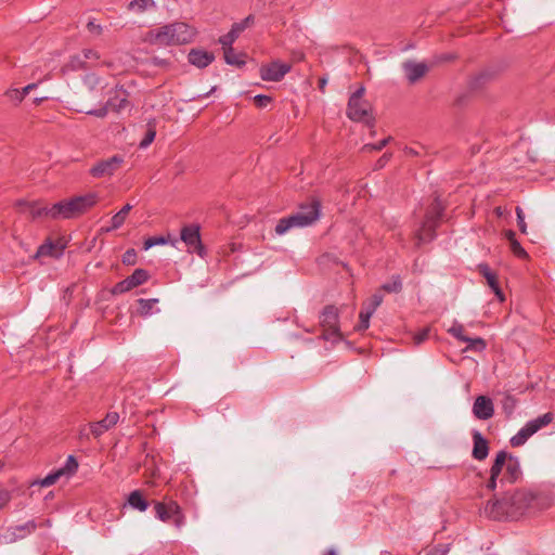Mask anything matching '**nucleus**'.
I'll use <instances>...</instances> for the list:
<instances>
[{
    "instance_id": "1",
    "label": "nucleus",
    "mask_w": 555,
    "mask_h": 555,
    "mask_svg": "<svg viewBox=\"0 0 555 555\" xmlns=\"http://www.w3.org/2000/svg\"><path fill=\"white\" fill-rule=\"evenodd\" d=\"M550 505L547 495L519 489L511 494L505 493L501 499L490 500L487 508L490 506L489 515L495 520H517L526 513L542 511Z\"/></svg>"
},
{
    "instance_id": "2",
    "label": "nucleus",
    "mask_w": 555,
    "mask_h": 555,
    "mask_svg": "<svg viewBox=\"0 0 555 555\" xmlns=\"http://www.w3.org/2000/svg\"><path fill=\"white\" fill-rule=\"evenodd\" d=\"M321 201L311 197L310 202L299 204L298 211L279 220L275 233L282 235L295 227H308L315 222L321 215Z\"/></svg>"
},
{
    "instance_id": "3",
    "label": "nucleus",
    "mask_w": 555,
    "mask_h": 555,
    "mask_svg": "<svg viewBox=\"0 0 555 555\" xmlns=\"http://www.w3.org/2000/svg\"><path fill=\"white\" fill-rule=\"evenodd\" d=\"M444 209L446 207L441 203L439 195H436L433 203L427 207L425 218L417 230L418 243L430 242L435 238L436 230L440 224Z\"/></svg>"
},
{
    "instance_id": "4",
    "label": "nucleus",
    "mask_w": 555,
    "mask_h": 555,
    "mask_svg": "<svg viewBox=\"0 0 555 555\" xmlns=\"http://www.w3.org/2000/svg\"><path fill=\"white\" fill-rule=\"evenodd\" d=\"M128 96L129 92L121 86L115 90V95L111 96L100 108H92L89 102H85L82 103V109L89 115L103 118L107 115L108 109L118 113L129 106Z\"/></svg>"
},
{
    "instance_id": "5",
    "label": "nucleus",
    "mask_w": 555,
    "mask_h": 555,
    "mask_svg": "<svg viewBox=\"0 0 555 555\" xmlns=\"http://www.w3.org/2000/svg\"><path fill=\"white\" fill-rule=\"evenodd\" d=\"M320 323L323 327L324 339H343V334L339 328V310L336 306L326 305L323 308Z\"/></svg>"
},
{
    "instance_id": "6",
    "label": "nucleus",
    "mask_w": 555,
    "mask_h": 555,
    "mask_svg": "<svg viewBox=\"0 0 555 555\" xmlns=\"http://www.w3.org/2000/svg\"><path fill=\"white\" fill-rule=\"evenodd\" d=\"M99 194L95 192L66 199L67 219H76L88 212L99 203Z\"/></svg>"
},
{
    "instance_id": "7",
    "label": "nucleus",
    "mask_w": 555,
    "mask_h": 555,
    "mask_svg": "<svg viewBox=\"0 0 555 555\" xmlns=\"http://www.w3.org/2000/svg\"><path fill=\"white\" fill-rule=\"evenodd\" d=\"M554 415L547 412L535 420L529 421L515 436L509 440L511 446L516 448L526 443V441L538 433L542 427L552 423Z\"/></svg>"
},
{
    "instance_id": "8",
    "label": "nucleus",
    "mask_w": 555,
    "mask_h": 555,
    "mask_svg": "<svg viewBox=\"0 0 555 555\" xmlns=\"http://www.w3.org/2000/svg\"><path fill=\"white\" fill-rule=\"evenodd\" d=\"M504 70L501 64H492L481 69L476 75L472 76L468 81L470 91H479L486 88L489 83L496 80Z\"/></svg>"
},
{
    "instance_id": "9",
    "label": "nucleus",
    "mask_w": 555,
    "mask_h": 555,
    "mask_svg": "<svg viewBox=\"0 0 555 555\" xmlns=\"http://www.w3.org/2000/svg\"><path fill=\"white\" fill-rule=\"evenodd\" d=\"M347 117L356 122H363L369 128H374L376 119L373 116L372 105L366 100H360L357 106L347 105Z\"/></svg>"
},
{
    "instance_id": "10",
    "label": "nucleus",
    "mask_w": 555,
    "mask_h": 555,
    "mask_svg": "<svg viewBox=\"0 0 555 555\" xmlns=\"http://www.w3.org/2000/svg\"><path fill=\"white\" fill-rule=\"evenodd\" d=\"M180 238L189 248H192L201 257L205 255L206 250L202 243L201 225L198 223H191L182 227L180 231Z\"/></svg>"
},
{
    "instance_id": "11",
    "label": "nucleus",
    "mask_w": 555,
    "mask_h": 555,
    "mask_svg": "<svg viewBox=\"0 0 555 555\" xmlns=\"http://www.w3.org/2000/svg\"><path fill=\"white\" fill-rule=\"evenodd\" d=\"M150 279V273L145 269H135L133 273L122 281L118 282L111 289L112 295H120L144 284Z\"/></svg>"
},
{
    "instance_id": "12",
    "label": "nucleus",
    "mask_w": 555,
    "mask_h": 555,
    "mask_svg": "<svg viewBox=\"0 0 555 555\" xmlns=\"http://www.w3.org/2000/svg\"><path fill=\"white\" fill-rule=\"evenodd\" d=\"M124 163V158L120 155H114L107 159H101L95 165H93L89 173L93 178H103L113 176Z\"/></svg>"
},
{
    "instance_id": "13",
    "label": "nucleus",
    "mask_w": 555,
    "mask_h": 555,
    "mask_svg": "<svg viewBox=\"0 0 555 555\" xmlns=\"http://www.w3.org/2000/svg\"><path fill=\"white\" fill-rule=\"evenodd\" d=\"M291 69V64L273 61L261 65L260 77L264 81H280Z\"/></svg>"
},
{
    "instance_id": "14",
    "label": "nucleus",
    "mask_w": 555,
    "mask_h": 555,
    "mask_svg": "<svg viewBox=\"0 0 555 555\" xmlns=\"http://www.w3.org/2000/svg\"><path fill=\"white\" fill-rule=\"evenodd\" d=\"M163 29L170 30L171 39L175 46L185 44L192 41L195 30L185 23H173L163 26Z\"/></svg>"
},
{
    "instance_id": "15",
    "label": "nucleus",
    "mask_w": 555,
    "mask_h": 555,
    "mask_svg": "<svg viewBox=\"0 0 555 555\" xmlns=\"http://www.w3.org/2000/svg\"><path fill=\"white\" fill-rule=\"evenodd\" d=\"M66 245L67 242L64 238H59L56 241L47 238V241L38 247L34 258L37 259L42 256L60 258L63 255Z\"/></svg>"
},
{
    "instance_id": "16",
    "label": "nucleus",
    "mask_w": 555,
    "mask_h": 555,
    "mask_svg": "<svg viewBox=\"0 0 555 555\" xmlns=\"http://www.w3.org/2000/svg\"><path fill=\"white\" fill-rule=\"evenodd\" d=\"M477 271L487 280V284L493 291L496 298L501 302L505 301V295L500 286L498 274L490 269L489 264L486 262L479 263Z\"/></svg>"
},
{
    "instance_id": "17",
    "label": "nucleus",
    "mask_w": 555,
    "mask_h": 555,
    "mask_svg": "<svg viewBox=\"0 0 555 555\" xmlns=\"http://www.w3.org/2000/svg\"><path fill=\"white\" fill-rule=\"evenodd\" d=\"M473 414L481 421L490 420L494 414L492 399L488 396H478L473 404Z\"/></svg>"
},
{
    "instance_id": "18",
    "label": "nucleus",
    "mask_w": 555,
    "mask_h": 555,
    "mask_svg": "<svg viewBox=\"0 0 555 555\" xmlns=\"http://www.w3.org/2000/svg\"><path fill=\"white\" fill-rule=\"evenodd\" d=\"M473 437V450L472 456L477 461H483L489 455V441L486 439L482 434L478 430H474L472 433Z\"/></svg>"
},
{
    "instance_id": "19",
    "label": "nucleus",
    "mask_w": 555,
    "mask_h": 555,
    "mask_svg": "<svg viewBox=\"0 0 555 555\" xmlns=\"http://www.w3.org/2000/svg\"><path fill=\"white\" fill-rule=\"evenodd\" d=\"M402 67L406 74L408 81L413 85L422 79L429 70L426 63H416L413 61H405Z\"/></svg>"
},
{
    "instance_id": "20",
    "label": "nucleus",
    "mask_w": 555,
    "mask_h": 555,
    "mask_svg": "<svg viewBox=\"0 0 555 555\" xmlns=\"http://www.w3.org/2000/svg\"><path fill=\"white\" fill-rule=\"evenodd\" d=\"M188 61L193 66L203 69L215 61V54L203 49H191L188 54Z\"/></svg>"
},
{
    "instance_id": "21",
    "label": "nucleus",
    "mask_w": 555,
    "mask_h": 555,
    "mask_svg": "<svg viewBox=\"0 0 555 555\" xmlns=\"http://www.w3.org/2000/svg\"><path fill=\"white\" fill-rule=\"evenodd\" d=\"M119 420V414L117 412H108L105 417L99 422H94L90 424V430L92 435L98 438L104 431L108 430L111 427L117 424Z\"/></svg>"
},
{
    "instance_id": "22",
    "label": "nucleus",
    "mask_w": 555,
    "mask_h": 555,
    "mask_svg": "<svg viewBox=\"0 0 555 555\" xmlns=\"http://www.w3.org/2000/svg\"><path fill=\"white\" fill-rule=\"evenodd\" d=\"M521 476V468L519 460L512 455L511 453H507V465H506V472L504 477L500 480L501 483H503L505 480L509 483H514L518 480V478Z\"/></svg>"
},
{
    "instance_id": "23",
    "label": "nucleus",
    "mask_w": 555,
    "mask_h": 555,
    "mask_svg": "<svg viewBox=\"0 0 555 555\" xmlns=\"http://www.w3.org/2000/svg\"><path fill=\"white\" fill-rule=\"evenodd\" d=\"M147 40L152 44H158V46H175V42L172 41L170 36V30L163 29V27L152 29L147 34Z\"/></svg>"
},
{
    "instance_id": "24",
    "label": "nucleus",
    "mask_w": 555,
    "mask_h": 555,
    "mask_svg": "<svg viewBox=\"0 0 555 555\" xmlns=\"http://www.w3.org/2000/svg\"><path fill=\"white\" fill-rule=\"evenodd\" d=\"M504 236L509 242L511 250L516 257H518L520 259L529 258L528 253L524 249V247L517 241L515 231L505 230Z\"/></svg>"
},
{
    "instance_id": "25",
    "label": "nucleus",
    "mask_w": 555,
    "mask_h": 555,
    "mask_svg": "<svg viewBox=\"0 0 555 555\" xmlns=\"http://www.w3.org/2000/svg\"><path fill=\"white\" fill-rule=\"evenodd\" d=\"M127 502L132 508L140 512H144L149 507V502L141 490L130 492Z\"/></svg>"
},
{
    "instance_id": "26",
    "label": "nucleus",
    "mask_w": 555,
    "mask_h": 555,
    "mask_svg": "<svg viewBox=\"0 0 555 555\" xmlns=\"http://www.w3.org/2000/svg\"><path fill=\"white\" fill-rule=\"evenodd\" d=\"M223 57L227 64L241 68L246 64L247 54L245 52L235 53L233 48H228L227 51H223Z\"/></svg>"
},
{
    "instance_id": "27",
    "label": "nucleus",
    "mask_w": 555,
    "mask_h": 555,
    "mask_svg": "<svg viewBox=\"0 0 555 555\" xmlns=\"http://www.w3.org/2000/svg\"><path fill=\"white\" fill-rule=\"evenodd\" d=\"M131 209H132V205L126 204L118 212H116L112 217L111 227L103 229V231L111 232L113 230L119 229L124 224V222Z\"/></svg>"
},
{
    "instance_id": "28",
    "label": "nucleus",
    "mask_w": 555,
    "mask_h": 555,
    "mask_svg": "<svg viewBox=\"0 0 555 555\" xmlns=\"http://www.w3.org/2000/svg\"><path fill=\"white\" fill-rule=\"evenodd\" d=\"M17 206H25L27 207L30 216L33 219H36V218H39V217H42V216H47L49 217V211H48V207H39L38 206V203L36 202H33V203H28V202H25V201H18L16 203Z\"/></svg>"
},
{
    "instance_id": "29",
    "label": "nucleus",
    "mask_w": 555,
    "mask_h": 555,
    "mask_svg": "<svg viewBox=\"0 0 555 555\" xmlns=\"http://www.w3.org/2000/svg\"><path fill=\"white\" fill-rule=\"evenodd\" d=\"M506 461H507V452L506 451L498 452L495 455V459L493 461V464L490 468V476L499 478Z\"/></svg>"
},
{
    "instance_id": "30",
    "label": "nucleus",
    "mask_w": 555,
    "mask_h": 555,
    "mask_svg": "<svg viewBox=\"0 0 555 555\" xmlns=\"http://www.w3.org/2000/svg\"><path fill=\"white\" fill-rule=\"evenodd\" d=\"M146 132L144 134V138L140 142V147L144 149L147 147L155 139L156 137V119L152 118L147 121L146 125Z\"/></svg>"
},
{
    "instance_id": "31",
    "label": "nucleus",
    "mask_w": 555,
    "mask_h": 555,
    "mask_svg": "<svg viewBox=\"0 0 555 555\" xmlns=\"http://www.w3.org/2000/svg\"><path fill=\"white\" fill-rule=\"evenodd\" d=\"M49 217L52 219H67L66 199L60 201L48 208Z\"/></svg>"
},
{
    "instance_id": "32",
    "label": "nucleus",
    "mask_w": 555,
    "mask_h": 555,
    "mask_svg": "<svg viewBox=\"0 0 555 555\" xmlns=\"http://www.w3.org/2000/svg\"><path fill=\"white\" fill-rule=\"evenodd\" d=\"M516 405H517V399L509 392H505L504 398L502 400V409L507 418H509L512 416Z\"/></svg>"
},
{
    "instance_id": "33",
    "label": "nucleus",
    "mask_w": 555,
    "mask_h": 555,
    "mask_svg": "<svg viewBox=\"0 0 555 555\" xmlns=\"http://www.w3.org/2000/svg\"><path fill=\"white\" fill-rule=\"evenodd\" d=\"M374 311L365 308V310H362L359 314V323L356 325L354 330L358 332H363L369 328L370 326V318Z\"/></svg>"
},
{
    "instance_id": "34",
    "label": "nucleus",
    "mask_w": 555,
    "mask_h": 555,
    "mask_svg": "<svg viewBox=\"0 0 555 555\" xmlns=\"http://www.w3.org/2000/svg\"><path fill=\"white\" fill-rule=\"evenodd\" d=\"M155 512H156V515L157 517L163 520V521H167L171 518L172 516V506H168L164 503H160V502H156L155 504Z\"/></svg>"
},
{
    "instance_id": "35",
    "label": "nucleus",
    "mask_w": 555,
    "mask_h": 555,
    "mask_svg": "<svg viewBox=\"0 0 555 555\" xmlns=\"http://www.w3.org/2000/svg\"><path fill=\"white\" fill-rule=\"evenodd\" d=\"M464 343L468 344L467 347L465 348V350H470V351H476V352H482L487 347L486 340L481 337H476V338L468 337V340H465Z\"/></svg>"
},
{
    "instance_id": "36",
    "label": "nucleus",
    "mask_w": 555,
    "mask_h": 555,
    "mask_svg": "<svg viewBox=\"0 0 555 555\" xmlns=\"http://www.w3.org/2000/svg\"><path fill=\"white\" fill-rule=\"evenodd\" d=\"M78 461L74 455H69L66 460V463L63 467L59 468L63 472V476H72L74 475L78 469Z\"/></svg>"
},
{
    "instance_id": "37",
    "label": "nucleus",
    "mask_w": 555,
    "mask_h": 555,
    "mask_svg": "<svg viewBox=\"0 0 555 555\" xmlns=\"http://www.w3.org/2000/svg\"><path fill=\"white\" fill-rule=\"evenodd\" d=\"M382 289L387 293H400L402 291V282L400 275H393L390 282L382 285Z\"/></svg>"
},
{
    "instance_id": "38",
    "label": "nucleus",
    "mask_w": 555,
    "mask_h": 555,
    "mask_svg": "<svg viewBox=\"0 0 555 555\" xmlns=\"http://www.w3.org/2000/svg\"><path fill=\"white\" fill-rule=\"evenodd\" d=\"M158 302V299L156 298H153V299H143V298H140L138 299V304H139V309H138V312L140 315H147L151 310L153 309V306Z\"/></svg>"
},
{
    "instance_id": "39",
    "label": "nucleus",
    "mask_w": 555,
    "mask_h": 555,
    "mask_svg": "<svg viewBox=\"0 0 555 555\" xmlns=\"http://www.w3.org/2000/svg\"><path fill=\"white\" fill-rule=\"evenodd\" d=\"M62 476H63V472L60 469H56V470L48 474L43 479L37 481L36 483L40 485L41 487H49V486L54 485Z\"/></svg>"
},
{
    "instance_id": "40",
    "label": "nucleus",
    "mask_w": 555,
    "mask_h": 555,
    "mask_svg": "<svg viewBox=\"0 0 555 555\" xmlns=\"http://www.w3.org/2000/svg\"><path fill=\"white\" fill-rule=\"evenodd\" d=\"M167 243H168V238L163 235L150 236V237L145 238V241L143 243V248L145 250H147L156 245H165Z\"/></svg>"
},
{
    "instance_id": "41",
    "label": "nucleus",
    "mask_w": 555,
    "mask_h": 555,
    "mask_svg": "<svg viewBox=\"0 0 555 555\" xmlns=\"http://www.w3.org/2000/svg\"><path fill=\"white\" fill-rule=\"evenodd\" d=\"M448 333L453 337L457 338L460 341L468 340V336L464 334V326L460 323H454L449 330Z\"/></svg>"
},
{
    "instance_id": "42",
    "label": "nucleus",
    "mask_w": 555,
    "mask_h": 555,
    "mask_svg": "<svg viewBox=\"0 0 555 555\" xmlns=\"http://www.w3.org/2000/svg\"><path fill=\"white\" fill-rule=\"evenodd\" d=\"M155 5L154 0H132L129 3V9H138V11H144L147 8H152Z\"/></svg>"
},
{
    "instance_id": "43",
    "label": "nucleus",
    "mask_w": 555,
    "mask_h": 555,
    "mask_svg": "<svg viewBox=\"0 0 555 555\" xmlns=\"http://www.w3.org/2000/svg\"><path fill=\"white\" fill-rule=\"evenodd\" d=\"M254 23H255V16L253 14H249L241 22L234 23L232 26H234V28L237 29V31L242 34L246 28L254 25Z\"/></svg>"
},
{
    "instance_id": "44",
    "label": "nucleus",
    "mask_w": 555,
    "mask_h": 555,
    "mask_svg": "<svg viewBox=\"0 0 555 555\" xmlns=\"http://www.w3.org/2000/svg\"><path fill=\"white\" fill-rule=\"evenodd\" d=\"M364 93H365V88L364 86H360L349 98L348 100V106L350 107H354L357 106V103L360 101V100H363V96H364Z\"/></svg>"
},
{
    "instance_id": "45",
    "label": "nucleus",
    "mask_w": 555,
    "mask_h": 555,
    "mask_svg": "<svg viewBox=\"0 0 555 555\" xmlns=\"http://www.w3.org/2000/svg\"><path fill=\"white\" fill-rule=\"evenodd\" d=\"M391 137H388V138H385L383 139L382 141H379L378 143H369V144H365L362 150L365 151V152H372V151H382L390 141H391Z\"/></svg>"
},
{
    "instance_id": "46",
    "label": "nucleus",
    "mask_w": 555,
    "mask_h": 555,
    "mask_svg": "<svg viewBox=\"0 0 555 555\" xmlns=\"http://www.w3.org/2000/svg\"><path fill=\"white\" fill-rule=\"evenodd\" d=\"M273 98L267 94H258L254 96V104L257 108H264L272 103Z\"/></svg>"
},
{
    "instance_id": "47",
    "label": "nucleus",
    "mask_w": 555,
    "mask_h": 555,
    "mask_svg": "<svg viewBox=\"0 0 555 555\" xmlns=\"http://www.w3.org/2000/svg\"><path fill=\"white\" fill-rule=\"evenodd\" d=\"M122 263L126 266H134L137 263V251L130 248L122 255Z\"/></svg>"
},
{
    "instance_id": "48",
    "label": "nucleus",
    "mask_w": 555,
    "mask_h": 555,
    "mask_svg": "<svg viewBox=\"0 0 555 555\" xmlns=\"http://www.w3.org/2000/svg\"><path fill=\"white\" fill-rule=\"evenodd\" d=\"M429 332H430V328L425 327V328L421 330L418 333H416L413 337L414 344L420 345V344L424 343L428 338Z\"/></svg>"
},
{
    "instance_id": "49",
    "label": "nucleus",
    "mask_w": 555,
    "mask_h": 555,
    "mask_svg": "<svg viewBox=\"0 0 555 555\" xmlns=\"http://www.w3.org/2000/svg\"><path fill=\"white\" fill-rule=\"evenodd\" d=\"M516 215H517V224L519 227V230L521 233H526V222H525V216L522 212V209L520 207H516Z\"/></svg>"
},
{
    "instance_id": "50",
    "label": "nucleus",
    "mask_w": 555,
    "mask_h": 555,
    "mask_svg": "<svg viewBox=\"0 0 555 555\" xmlns=\"http://www.w3.org/2000/svg\"><path fill=\"white\" fill-rule=\"evenodd\" d=\"M218 42L222 46L223 51H227L228 48H233L232 44L234 43L229 33L219 37Z\"/></svg>"
},
{
    "instance_id": "51",
    "label": "nucleus",
    "mask_w": 555,
    "mask_h": 555,
    "mask_svg": "<svg viewBox=\"0 0 555 555\" xmlns=\"http://www.w3.org/2000/svg\"><path fill=\"white\" fill-rule=\"evenodd\" d=\"M382 301H383V296L379 294H374L371 298V302L369 304V306L366 308L372 311H375L376 308L382 304Z\"/></svg>"
},
{
    "instance_id": "52",
    "label": "nucleus",
    "mask_w": 555,
    "mask_h": 555,
    "mask_svg": "<svg viewBox=\"0 0 555 555\" xmlns=\"http://www.w3.org/2000/svg\"><path fill=\"white\" fill-rule=\"evenodd\" d=\"M11 100H15L17 103L23 101V93L18 89L8 90L5 93Z\"/></svg>"
},
{
    "instance_id": "53",
    "label": "nucleus",
    "mask_w": 555,
    "mask_h": 555,
    "mask_svg": "<svg viewBox=\"0 0 555 555\" xmlns=\"http://www.w3.org/2000/svg\"><path fill=\"white\" fill-rule=\"evenodd\" d=\"M391 153H385L383 154L376 162L375 168L380 169L383 168L391 158Z\"/></svg>"
},
{
    "instance_id": "54",
    "label": "nucleus",
    "mask_w": 555,
    "mask_h": 555,
    "mask_svg": "<svg viewBox=\"0 0 555 555\" xmlns=\"http://www.w3.org/2000/svg\"><path fill=\"white\" fill-rule=\"evenodd\" d=\"M456 59L455 54L452 53H442L436 57V63H446L452 62Z\"/></svg>"
},
{
    "instance_id": "55",
    "label": "nucleus",
    "mask_w": 555,
    "mask_h": 555,
    "mask_svg": "<svg viewBox=\"0 0 555 555\" xmlns=\"http://www.w3.org/2000/svg\"><path fill=\"white\" fill-rule=\"evenodd\" d=\"M85 83L88 85L90 91H93L95 89V86L99 83V78L94 75L87 76L85 79Z\"/></svg>"
},
{
    "instance_id": "56",
    "label": "nucleus",
    "mask_w": 555,
    "mask_h": 555,
    "mask_svg": "<svg viewBox=\"0 0 555 555\" xmlns=\"http://www.w3.org/2000/svg\"><path fill=\"white\" fill-rule=\"evenodd\" d=\"M87 28L90 33H93V34H96V35H101L102 34V26L99 25V24H95L93 21H90L88 24H87Z\"/></svg>"
},
{
    "instance_id": "57",
    "label": "nucleus",
    "mask_w": 555,
    "mask_h": 555,
    "mask_svg": "<svg viewBox=\"0 0 555 555\" xmlns=\"http://www.w3.org/2000/svg\"><path fill=\"white\" fill-rule=\"evenodd\" d=\"M10 495L8 491L0 490V509L9 502Z\"/></svg>"
},
{
    "instance_id": "58",
    "label": "nucleus",
    "mask_w": 555,
    "mask_h": 555,
    "mask_svg": "<svg viewBox=\"0 0 555 555\" xmlns=\"http://www.w3.org/2000/svg\"><path fill=\"white\" fill-rule=\"evenodd\" d=\"M496 485H498V478L490 476V478L488 479V482H487V489L490 491H494L496 489Z\"/></svg>"
},
{
    "instance_id": "59",
    "label": "nucleus",
    "mask_w": 555,
    "mask_h": 555,
    "mask_svg": "<svg viewBox=\"0 0 555 555\" xmlns=\"http://www.w3.org/2000/svg\"><path fill=\"white\" fill-rule=\"evenodd\" d=\"M83 55H85V59H91V57L99 59L100 57L98 52L94 50H91V49L83 50Z\"/></svg>"
},
{
    "instance_id": "60",
    "label": "nucleus",
    "mask_w": 555,
    "mask_h": 555,
    "mask_svg": "<svg viewBox=\"0 0 555 555\" xmlns=\"http://www.w3.org/2000/svg\"><path fill=\"white\" fill-rule=\"evenodd\" d=\"M229 35L232 38V40L235 41L238 38V36L241 35V33H238L237 29H235L234 26H232L229 31Z\"/></svg>"
},
{
    "instance_id": "61",
    "label": "nucleus",
    "mask_w": 555,
    "mask_h": 555,
    "mask_svg": "<svg viewBox=\"0 0 555 555\" xmlns=\"http://www.w3.org/2000/svg\"><path fill=\"white\" fill-rule=\"evenodd\" d=\"M326 83H327V78H326V77H321V78L319 79V89H320L322 92H324Z\"/></svg>"
},
{
    "instance_id": "62",
    "label": "nucleus",
    "mask_w": 555,
    "mask_h": 555,
    "mask_svg": "<svg viewBox=\"0 0 555 555\" xmlns=\"http://www.w3.org/2000/svg\"><path fill=\"white\" fill-rule=\"evenodd\" d=\"M404 152L406 155H410V156H417L418 155V152L415 151L414 149L412 147H405L404 149Z\"/></svg>"
},
{
    "instance_id": "63",
    "label": "nucleus",
    "mask_w": 555,
    "mask_h": 555,
    "mask_svg": "<svg viewBox=\"0 0 555 555\" xmlns=\"http://www.w3.org/2000/svg\"><path fill=\"white\" fill-rule=\"evenodd\" d=\"M216 90H217V87H212L208 92L204 93L203 95H198V98H201V96H208L211 93H214Z\"/></svg>"
},
{
    "instance_id": "64",
    "label": "nucleus",
    "mask_w": 555,
    "mask_h": 555,
    "mask_svg": "<svg viewBox=\"0 0 555 555\" xmlns=\"http://www.w3.org/2000/svg\"><path fill=\"white\" fill-rule=\"evenodd\" d=\"M28 92H29V89L27 88V86L22 89L21 93H23V99L25 98L26 94H28Z\"/></svg>"
}]
</instances>
